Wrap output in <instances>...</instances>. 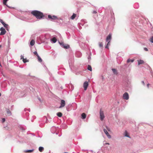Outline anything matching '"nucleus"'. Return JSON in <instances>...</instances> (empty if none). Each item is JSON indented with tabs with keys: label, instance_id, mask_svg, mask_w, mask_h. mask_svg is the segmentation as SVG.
<instances>
[{
	"label": "nucleus",
	"instance_id": "4468645a",
	"mask_svg": "<svg viewBox=\"0 0 153 153\" xmlns=\"http://www.w3.org/2000/svg\"><path fill=\"white\" fill-rule=\"evenodd\" d=\"M113 73L117 75V71L116 69L113 68L112 69Z\"/></svg>",
	"mask_w": 153,
	"mask_h": 153
},
{
	"label": "nucleus",
	"instance_id": "6e6d98bb",
	"mask_svg": "<svg viewBox=\"0 0 153 153\" xmlns=\"http://www.w3.org/2000/svg\"><path fill=\"white\" fill-rule=\"evenodd\" d=\"M89 58H91V57H89H89H88V58L89 59Z\"/></svg>",
	"mask_w": 153,
	"mask_h": 153
},
{
	"label": "nucleus",
	"instance_id": "412c9836",
	"mask_svg": "<svg viewBox=\"0 0 153 153\" xmlns=\"http://www.w3.org/2000/svg\"><path fill=\"white\" fill-rule=\"evenodd\" d=\"M87 69L90 71H91L92 70V68L91 66L90 65H88Z\"/></svg>",
	"mask_w": 153,
	"mask_h": 153
},
{
	"label": "nucleus",
	"instance_id": "8fccbe9b",
	"mask_svg": "<svg viewBox=\"0 0 153 153\" xmlns=\"http://www.w3.org/2000/svg\"><path fill=\"white\" fill-rule=\"evenodd\" d=\"M28 76H30V74H29Z\"/></svg>",
	"mask_w": 153,
	"mask_h": 153
},
{
	"label": "nucleus",
	"instance_id": "9b49d317",
	"mask_svg": "<svg viewBox=\"0 0 153 153\" xmlns=\"http://www.w3.org/2000/svg\"><path fill=\"white\" fill-rule=\"evenodd\" d=\"M103 131L105 133L106 135L108 137V138H111V136L109 135L106 130L105 129H104L103 130Z\"/></svg>",
	"mask_w": 153,
	"mask_h": 153
},
{
	"label": "nucleus",
	"instance_id": "1a4fd4ad",
	"mask_svg": "<svg viewBox=\"0 0 153 153\" xmlns=\"http://www.w3.org/2000/svg\"><path fill=\"white\" fill-rule=\"evenodd\" d=\"M65 105V100H61L60 106L59 107V108H60L64 107Z\"/></svg>",
	"mask_w": 153,
	"mask_h": 153
},
{
	"label": "nucleus",
	"instance_id": "5fc2aeb1",
	"mask_svg": "<svg viewBox=\"0 0 153 153\" xmlns=\"http://www.w3.org/2000/svg\"><path fill=\"white\" fill-rule=\"evenodd\" d=\"M89 58H91V57H89H89H88V58L89 59Z\"/></svg>",
	"mask_w": 153,
	"mask_h": 153
},
{
	"label": "nucleus",
	"instance_id": "bb28decb",
	"mask_svg": "<svg viewBox=\"0 0 153 153\" xmlns=\"http://www.w3.org/2000/svg\"><path fill=\"white\" fill-rule=\"evenodd\" d=\"M139 7V6L138 3L134 5V7L135 8L137 9Z\"/></svg>",
	"mask_w": 153,
	"mask_h": 153
},
{
	"label": "nucleus",
	"instance_id": "4be33fe9",
	"mask_svg": "<svg viewBox=\"0 0 153 153\" xmlns=\"http://www.w3.org/2000/svg\"><path fill=\"white\" fill-rule=\"evenodd\" d=\"M144 63V61L142 60H140L138 61V64L140 65L141 64H142Z\"/></svg>",
	"mask_w": 153,
	"mask_h": 153
},
{
	"label": "nucleus",
	"instance_id": "37998d69",
	"mask_svg": "<svg viewBox=\"0 0 153 153\" xmlns=\"http://www.w3.org/2000/svg\"><path fill=\"white\" fill-rule=\"evenodd\" d=\"M106 145H109V143H105Z\"/></svg>",
	"mask_w": 153,
	"mask_h": 153
},
{
	"label": "nucleus",
	"instance_id": "393cba45",
	"mask_svg": "<svg viewBox=\"0 0 153 153\" xmlns=\"http://www.w3.org/2000/svg\"><path fill=\"white\" fill-rule=\"evenodd\" d=\"M37 57L38 59V61L40 62H41L42 61V59L41 58V57H40V56L38 55V56H37Z\"/></svg>",
	"mask_w": 153,
	"mask_h": 153
},
{
	"label": "nucleus",
	"instance_id": "72a5a7b5",
	"mask_svg": "<svg viewBox=\"0 0 153 153\" xmlns=\"http://www.w3.org/2000/svg\"><path fill=\"white\" fill-rule=\"evenodd\" d=\"M63 126H62V127L64 129H66L67 128V126L65 124L63 125Z\"/></svg>",
	"mask_w": 153,
	"mask_h": 153
},
{
	"label": "nucleus",
	"instance_id": "6e6552de",
	"mask_svg": "<svg viewBox=\"0 0 153 153\" xmlns=\"http://www.w3.org/2000/svg\"><path fill=\"white\" fill-rule=\"evenodd\" d=\"M88 81H85L83 84V87L85 90H86L88 87Z\"/></svg>",
	"mask_w": 153,
	"mask_h": 153
},
{
	"label": "nucleus",
	"instance_id": "6ab92c4d",
	"mask_svg": "<svg viewBox=\"0 0 153 153\" xmlns=\"http://www.w3.org/2000/svg\"><path fill=\"white\" fill-rule=\"evenodd\" d=\"M44 148L43 147L40 146L39 148V150L40 152H42L43 151Z\"/></svg>",
	"mask_w": 153,
	"mask_h": 153
},
{
	"label": "nucleus",
	"instance_id": "cd10ccee",
	"mask_svg": "<svg viewBox=\"0 0 153 153\" xmlns=\"http://www.w3.org/2000/svg\"><path fill=\"white\" fill-rule=\"evenodd\" d=\"M99 45L100 47H103V44L102 42H99Z\"/></svg>",
	"mask_w": 153,
	"mask_h": 153
},
{
	"label": "nucleus",
	"instance_id": "f8f14e48",
	"mask_svg": "<svg viewBox=\"0 0 153 153\" xmlns=\"http://www.w3.org/2000/svg\"><path fill=\"white\" fill-rule=\"evenodd\" d=\"M75 55L76 57H80L81 56L82 54L81 52H77L76 53Z\"/></svg>",
	"mask_w": 153,
	"mask_h": 153
},
{
	"label": "nucleus",
	"instance_id": "9d476101",
	"mask_svg": "<svg viewBox=\"0 0 153 153\" xmlns=\"http://www.w3.org/2000/svg\"><path fill=\"white\" fill-rule=\"evenodd\" d=\"M21 59H22V61L24 63H25L26 62H29V60L27 59L26 58L25 59H24V56L22 55H21Z\"/></svg>",
	"mask_w": 153,
	"mask_h": 153
},
{
	"label": "nucleus",
	"instance_id": "f704fd0d",
	"mask_svg": "<svg viewBox=\"0 0 153 153\" xmlns=\"http://www.w3.org/2000/svg\"><path fill=\"white\" fill-rule=\"evenodd\" d=\"M5 118H3L2 119V123H4L5 121Z\"/></svg>",
	"mask_w": 153,
	"mask_h": 153
},
{
	"label": "nucleus",
	"instance_id": "20e7f679",
	"mask_svg": "<svg viewBox=\"0 0 153 153\" xmlns=\"http://www.w3.org/2000/svg\"><path fill=\"white\" fill-rule=\"evenodd\" d=\"M48 18L50 20L53 21H54V20L57 19V17L54 15L52 16L50 15H49L48 16Z\"/></svg>",
	"mask_w": 153,
	"mask_h": 153
},
{
	"label": "nucleus",
	"instance_id": "7ed1b4c3",
	"mask_svg": "<svg viewBox=\"0 0 153 153\" xmlns=\"http://www.w3.org/2000/svg\"><path fill=\"white\" fill-rule=\"evenodd\" d=\"M100 116L101 121H102L105 117L103 111L101 109L100 110Z\"/></svg>",
	"mask_w": 153,
	"mask_h": 153
},
{
	"label": "nucleus",
	"instance_id": "e433bc0d",
	"mask_svg": "<svg viewBox=\"0 0 153 153\" xmlns=\"http://www.w3.org/2000/svg\"><path fill=\"white\" fill-rule=\"evenodd\" d=\"M144 50L146 51H148V49L146 48H144Z\"/></svg>",
	"mask_w": 153,
	"mask_h": 153
},
{
	"label": "nucleus",
	"instance_id": "13d9d810",
	"mask_svg": "<svg viewBox=\"0 0 153 153\" xmlns=\"http://www.w3.org/2000/svg\"><path fill=\"white\" fill-rule=\"evenodd\" d=\"M39 99V100L40 101V99Z\"/></svg>",
	"mask_w": 153,
	"mask_h": 153
},
{
	"label": "nucleus",
	"instance_id": "423d86ee",
	"mask_svg": "<svg viewBox=\"0 0 153 153\" xmlns=\"http://www.w3.org/2000/svg\"><path fill=\"white\" fill-rule=\"evenodd\" d=\"M0 30L1 31V33H0V35H3L5 34L6 31L5 30V29L3 27H1L0 28Z\"/></svg>",
	"mask_w": 153,
	"mask_h": 153
},
{
	"label": "nucleus",
	"instance_id": "f03ea898",
	"mask_svg": "<svg viewBox=\"0 0 153 153\" xmlns=\"http://www.w3.org/2000/svg\"><path fill=\"white\" fill-rule=\"evenodd\" d=\"M111 39V34L110 33L106 37V41L107 42V43L105 47V48H108L109 46L110 45V41Z\"/></svg>",
	"mask_w": 153,
	"mask_h": 153
},
{
	"label": "nucleus",
	"instance_id": "09e8293b",
	"mask_svg": "<svg viewBox=\"0 0 153 153\" xmlns=\"http://www.w3.org/2000/svg\"><path fill=\"white\" fill-rule=\"evenodd\" d=\"M2 46L1 45H0V48Z\"/></svg>",
	"mask_w": 153,
	"mask_h": 153
},
{
	"label": "nucleus",
	"instance_id": "5701e85b",
	"mask_svg": "<svg viewBox=\"0 0 153 153\" xmlns=\"http://www.w3.org/2000/svg\"><path fill=\"white\" fill-rule=\"evenodd\" d=\"M76 15L75 13H73L71 17V19H74L76 17Z\"/></svg>",
	"mask_w": 153,
	"mask_h": 153
},
{
	"label": "nucleus",
	"instance_id": "f3484780",
	"mask_svg": "<svg viewBox=\"0 0 153 153\" xmlns=\"http://www.w3.org/2000/svg\"><path fill=\"white\" fill-rule=\"evenodd\" d=\"M34 150L33 149H29V150H25L24 151V152H33Z\"/></svg>",
	"mask_w": 153,
	"mask_h": 153
},
{
	"label": "nucleus",
	"instance_id": "b1692460",
	"mask_svg": "<svg viewBox=\"0 0 153 153\" xmlns=\"http://www.w3.org/2000/svg\"><path fill=\"white\" fill-rule=\"evenodd\" d=\"M56 114L59 117H61L62 116V113L60 112L57 113Z\"/></svg>",
	"mask_w": 153,
	"mask_h": 153
},
{
	"label": "nucleus",
	"instance_id": "2eb2a0df",
	"mask_svg": "<svg viewBox=\"0 0 153 153\" xmlns=\"http://www.w3.org/2000/svg\"><path fill=\"white\" fill-rule=\"evenodd\" d=\"M82 118L83 119H84L86 117V115L85 113H83L81 114Z\"/></svg>",
	"mask_w": 153,
	"mask_h": 153
},
{
	"label": "nucleus",
	"instance_id": "58836bf2",
	"mask_svg": "<svg viewBox=\"0 0 153 153\" xmlns=\"http://www.w3.org/2000/svg\"><path fill=\"white\" fill-rule=\"evenodd\" d=\"M21 129L22 131H24L25 130V128L22 127H21Z\"/></svg>",
	"mask_w": 153,
	"mask_h": 153
},
{
	"label": "nucleus",
	"instance_id": "ddd939ff",
	"mask_svg": "<svg viewBox=\"0 0 153 153\" xmlns=\"http://www.w3.org/2000/svg\"><path fill=\"white\" fill-rule=\"evenodd\" d=\"M62 47L64 48L67 49L69 48H70V46L68 45H65L64 44L63 45H62Z\"/></svg>",
	"mask_w": 153,
	"mask_h": 153
},
{
	"label": "nucleus",
	"instance_id": "4c0bfd02",
	"mask_svg": "<svg viewBox=\"0 0 153 153\" xmlns=\"http://www.w3.org/2000/svg\"><path fill=\"white\" fill-rule=\"evenodd\" d=\"M92 13L93 14H96L97 13V12L96 10H94L92 12Z\"/></svg>",
	"mask_w": 153,
	"mask_h": 153
},
{
	"label": "nucleus",
	"instance_id": "aec40b11",
	"mask_svg": "<svg viewBox=\"0 0 153 153\" xmlns=\"http://www.w3.org/2000/svg\"><path fill=\"white\" fill-rule=\"evenodd\" d=\"M35 42L34 40L33 39L31 40V42H30V45H31V46H33L34 44H35Z\"/></svg>",
	"mask_w": 153,
	"mask_h": 153
},
{
	"label": "nucleus",
	"instance_id": "c9c22d12",
	"mask_svg": "<svg viewBox=\"0 0 153 153\" xmlns=\"http://www.w3.org/2000/svg\"><path fill=\"white\" fill-rule=\"evenodd\" d=\"M125 136L126 137H129V136L127 134V133H125Z\"/></svg>",
	"mask_w": 153,
	"mask_h": 153
},
{
	"label": "nucleus",
	"instance_id": "7c9ffc66",
	"mask_svg": "<svg viewBox=\"0 0 153 153\" xmlns=\"http://www.w3.org/2000/svg\"><path fill=\"white\" fill-rule=\"evenodd\" d=\"M33 53L36 55V56H38L39 55L36 51H35L33 52Z\"/></svg>",
	"mask_w": 153,
	"mask_h": 153
},
{
	"label": "nucleus",
	"instance_id": "473e14b6",
	"mask_svg": "<svg viewBox=\"0 0 153 153\" xmlns=\"http://www.w3.org/2000/svg\"><path fill=\"white\" fill-rule=\"evenodd\" d=\"M59 44L62 47V45H63L64 44V42H59Z\"/></svg>",
	"mask_w": 153,
	"mask_h": 153
},
{
	"label": "nucleus",
	"instance_id": "c85d7f7f",
	"mask_svg": "<svg viewBox=\"0 0 153 153\" xmlns=\"http://www.w3.org/2000/svg\"><path fill=\"white\" fill-rule=\"evenodd\" d=\"M149 41L153 43V36H152L149 39Z\"/></svg>",
	"mask_w": 153,
	"mask_h": 153
},
{
	"label": "nucleus",
	"instance_id": "ea45409f",
	"mask_svg": "<svg viewBox=\"0 0 153 153\" xmlns=\"http://www.w3.org/2000/svg\"><path fill=\"white\" fill-rule=\"evenodd\" d=\"M142 83L143 85H145V83L143 81H142Z\"/></svg>",
	"mask_w": 153,
	"mask_h": 153
},
{
	"label": "nucleus",
	"instance_id": "2f4dec72",
	"mask_svg": "<svg viewBox=\"0 0 153 153\" xmlns=\"http://www.w3.org/2000/svg\"><path fill=\"white\" fill-rule=\"evenodd\" d=\"M56 129V128L54 127H53L52 128H51V131L53 133H54V132H53L52 131V130L53 129Z\"/></svg>",
	"mask_w": 153,
	"mask_h": 153
},
{
	"label": "nucleus",
	"instance_id": "3c124183",
	"mask_svg": "<svg viewBox=\"0 0 153 153\" xmlns=\"http://www.w3.org/2000/svg\"><path fill=\"white\" fill-rule=\"evenodd\" d=\"M63 153H68V152H64Z\"/></svg>",
	"mask_w": 153,
	"mask_h": 153
},
{
	"label": "nucleus",
	"instance_id": "a211bd4d",
	"mask_svg": "<svg viewBox=\"0 0 153 153\" xmlns=\"http://www.w3.org/2000/svg\"><path fill=\"white\" fill-rule=\"evenodd\" d=\"M51 41L53 42V43H55L57 41V39L56 38L53 37L51 39Z\"/></svg>",
	"mask_w": 153,
	"mask_h": 153
},
{
	"label": "nucleus",
	"instance_id": "a878e982",
	"mask_svg": "<svg viewBox=\"0 0 153 153\" xmlns=\"http://www.w3.org/2000/svg\"><path fill=\"white\" fill-rule=\"evenodd\" d=\"M134 59H128L127 61V63H129L130 62H134Z\"/></svg>",
	"mask_w": 153,
	"mask_h": 153
},
{
	"label": "nucleus",
	"instance_id": "39448f33",
	"mask_svg": "<svg viewBox=\"0 0 153 153\" xmlns=\"http://www.w3.org/2000/svg\"><path fill=\"white\" fill-rule=\"evenodd\" d=\"M0 22L3 25L4 27H5L7 30H8L9 29V26L8 25L5 23L2 20L0 19Z\"/></svg>",
	"mask_w": 153,
	"mask_h": 153
},
{
	"label": "nucleus",
	"instance_id": "864d4df0",
	"mask_svg": "<svg viewBox=\"0 0 153 153\" xmlns=\"http://www.w3.org/2000/svg\"><path fill=\"white\" fill-rule=\"evenodd\" d=\"M45 119H46V120H47V118H46V117H45Z\"/></svg>",
	"mask_w": 153,
	"mask_h": 153
},
{
	"label": "nucleus",
	"instance_id": "c03bdc74",
	"mask_svg": "<svg viewBox=\"0 0 153 153\" xmlns=\"http://www.w3.org/2000/svg\"><path fill=\"white\" fill-rule=\"evenodd\" d=\"M66 109H67V110L68 111H69V109L67 108H66Z\"/></svg>",
	"mask_w": 153,
	"mask_h": 153
},
{
	"label": "nucleus",
	"instance_id": "603ef678",
	"mask_svg": "<svg viewBox=\"0 0 153 153\" xmlns=\"http://www.w3.org/2000/svg\"><path fill=\"white\" fill-rule=\"evenodd\" d=\"M152 76H153V74H152Z\"/></svg>",
	"mask_w": 153,
	"mask_h": 153
},
{
	"label": "nucleus",
	"instance_id": "a18cd8bd",
	"mask_svg": "<svg viewBox=\"0 0 153 153\" xmlns=\"http://www.w3.org/2000/svg\"><path fill=\"white\" fill-rule=\"evenodd\" d=\"M80 24L82 26H83V24H82V23H80Z\"/></svg>",
	"mask_w": 153,
	"mask_h": 153
},
{
	"label": "nucleus",
	"instance_id": "dca6fc26",
	"mask_svg": "<svg viewBox=\"0 0 153 153\" xmlns=\"http://www.w3.org/2000/svg\"><path fill=\"white\" fill-rule=\"evenodd\" d=\"M7 1V0H3V3L4 4L6 5V6L8 7L9 8H10L11 7L8 6V5H7L6 4V2Z\"/></svg>",
	"mask_w": 153,
	"mask_h": 153
},
{
	"label": "nucleus",
	"instance_id": "79ce46f5",
	"mask_svg": "<svg viewBox=\"0 0 153 153\" xmlns=\"http://www.w3.org/2000/svg\"><path fill=\"white\" fill-rule=\"evenodd\" d=\"M85 21V20H84V19H82V20H81V21L82 22H86Z\"/></svg>",
	"mask_w": 153,
	"mask_h": 153
},
{
	"label": "nucleus",
	"instance_id": "a19ab883",
	"mask_svg": "<svg viewBox=\"0 0 153 153\" xmlns=\"http://www.w3.org/2000/svg\"><path fill=\"white\" fill-rule=\"evenodd\" d=\"M149 85H150V84H149V83L147 84V87L148 88H149Z\"/></svg>",
	"mask_w": 153,
	"mask_h": 153
},
{
	"label": "nucleus",
	"instance_id": "f257e3e1",
	"mask_svg": "<svg viewBox=\"0 0 153 153\" xmlns=\"http://www.w3.org/2000/svg\"><path fill=\"white\" fill-rule=\"evenodd\" d=\"M31 13L35 16L37 19H40L44 17V15L42 13L37 10L32 11Z\"/></svg>",
	"mask_w": 153,
	"mask_h": 153
},
{
	"label": "nucleus",
	"instance_id": "4d7b16f0",
	"mask_svg": "<svg viewBox=\"0 0 153 153\" xmlns=\"http://www.w3.org/2000/svg\"><path fill=\"white\" fill-rule=\"evenodd\" d=\"M89 58H91V57H89H89H88V58L89 59Z\"/></svg>",
	"mask_w": 153,
	"mask_h": 153
},
{
	"label": "nucleus",
	"instance_id": "c756f323",
	"mask_svg": "<svg viewBox=\"0 0 153 153\" xmlns=\"http://www.w3.org/2000/svg\"><path fill=\"white\" fill-rule=\"evenodd\" d=\"M7 113L8 114H9V115H11V111L9 110H7Z\"/></svg>",
	"mask_w": 153,
	"mask_h": 153
},
{
	"label": "nucleus",
	"instance_id": "de8ad7c7",
	"mask_svg": "<svg viewBox=\"0 0 153 153\" xmlns=\"http://www.w3.org/2000/svg\"><path fill=\"white\" fill-rule=\"evenodd\" d=\"M61 88L62 89H63V88H62V86H61Z\"/></svg>",
	"mask_w": 153,
	"mask_h": 153
},
{
	"label": "nucleus",
	"instance_id": "49530a36",
	"mask_svg": "<svg viewBox=\"0 0 153 153\" xmlns=\"http://www.w3.org/2000/svg\"><path fill=\"white\" fill-rule=\"evenodd\" d=\"M28 111H29V112L30 111V109H28Z\"/></svg>",
	"mask_w": 153,
	"mask_h": 153
},
{
	"label": "nucleus",
	"instance_id": "0eeeda50",
	"mask_svg": "<svg viewBox=\"0 0 153 153\" xmlns=\"http://www.w3.org/2000/svg\"><path fill=\"white\" fill-rule=\"evenodd\" d=\"M123 97L124 99L128 100L129 99V95L127 92L125 93L123 95Z\"/></svg>",
	"mask_w": 153,
	"mask_h": 153
}]
</instances>
